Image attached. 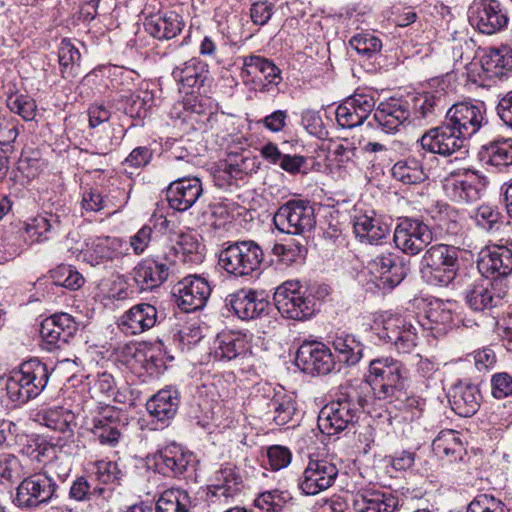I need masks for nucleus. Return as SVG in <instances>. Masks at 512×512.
<instances>
[{"label":"nucleus","instance_id":"f257e3e1","mask_svg":"<svg viewBox=\"0 0 512 512\" xmlns=\"http://www.w3.org/2000/svg\"><path fill=\"white\" fill-rule=\"evenodd\" d=\"M460 248L444 243L429 246L421 257L420 272L430 285L447 286L460 268Z\"/></svg>","mask_w":512,"mask_h":512},{"label":"nucleus","instance_id":"f03ea898","mask_svg":"<svg viewBox=\"0 0 512 512\" xmlns=\"http://www.w3.org/2000/svg\"><path fill=\"white\" fill-rule=\"evenodd\" d=\"M261 247L252 240L227 242L218 254V265L235 277L251 275L263 261Z\"/></svg>","mask_w":512,"mask_h":512},{"label":"nucleus","instance_id":"7ed1b4c3","mask_svg":"<svg viewBox=\"0 0 512 512\" xmlns=\"http://www.w3.org/2000/svg\"><path fill=\"white\" fill-rule=\"evenodd\" d=\"M254 400L266 410L277 426H285L296 421L298 404L296 397L288 393L282 386L271 383L259 384Z\"/></svg>","mask_w":512,"mask_h":512},{"label":"nucleus","instance_id":"20e7f679","mask_svg":"<svg viewBox=\"0 0 512 512\" xmlns=\"http://www.w3.org/2000/svg\"><path fill=\"white\" fill-rule=\"evenodd\" d=\"M406 378L403 364L391 357L373 359L369 364V382L378 399L391 400L398 397L400 386Z\"/></svg>","mask_w":512,"mask_h":512},{"label":"nucleus","instance_id":"39448f33","mask_svg":"<svg viewBox=\"0 0 512 512\" xmlns=\"http://www.w3.org/2000/svg\"><path fill=\"white\" fill-rule=\"evenodd\" d=\"M177 252L172 246L162 254L141 260L133 269V279L141 291L162 285L174 271Z\"/></svg>","mask_w":512,"mask_h":512},{"label":"nucleus","instance_id":"423d86ee","mask_svg":"<svg viewBox=\"0 0 512 512\" xmlns=\"http://www.w3.org/2000/svg\"><path fill=\"white\" fill-rule=\"evenodd\" d=\"M273 223L281 233L302 235L316 224L314 208L309 201L289 200L277 209Z\"/></svg>","mask_w":512,"mask_h":512},{"label":"nucleus","instance_id":"0eeeda50","mask_svg":"<svg viewBox=\"0 0 512 512\" xmlns=\"http://www.w3.org/2000/svg\"><path fill=\"white\" fill-rule=\"evenodd\" d=\"M298 281H286L276 288L274 302L279 313L288 319L303 321L315 312V301L305 296Z\"/></svg>","mask_w":512,"mask_h":512},{"label":"nucleus","instance_id":"6e6552de","mask_svg":"<svg viewBox=\"0 0 512 512\" xmlns=\"http://www.w3.org/2000/svg\"><path fill=\"white\" fill-rule=\"evenodd\" d=\"M445 122L464 139L475 135L487 123L486 109L480 101H462L446 112Z\"/></svg>","mask_w":512,"mask_h":512},{"label":"nucleus","instance_id":"1a4fd4ad","mask_svg":"<svg viewBox=\"0 0 512 512\" xmlns=\"http://www.w3.org/2000/svg\"><path fill=\"white\" fill-rule=\"evenodd\" d=\"M393 240L403 253L416 256L432 242L433 233L429 225L422 220L403 217L398 220Z\"/></svg>","mask_w":512,"mask_h":512},{"label":"nucleus","instance_id":"9d476101","mask_svg":"<svg viewBox=\"0 0 512 512\" xmlns=\"http://www.w3.org/2000/svg\"><path fill=\"white\" fill-rule=\"evenodd\" d=\"M58 485L42 472L25 477L16 488L14 503L22 509L36 508L48 503L56 494Z\"/></svg>","mask_w":512,"mask_h":512},{"label":"nucleus","instance_id":"9b49d317","mask_svg":"<svg viewBox=\"0 0 512 512\" xmlns=\"http://www.w3.org/2000/svg\"><path fill=\"white\" fill-rule=\"evenodd\" d=\"M419 142L425 151L442 157L455 155V159H458V155L463 157L468 152L465 139L449 127L446 122L426 131Z\"/></svg>","mask_w":512,"mask_h":512},{"label":"nucleus","instance_id":"f8f14e48","mask_svg":"<svg viewBox=\"0 0 512 512\" xmlns=\"http://www.w3.org/2000/svg\"><path fill=\"white\" fill-rule=\"evenodd\" d=\"M358 411L356 403L348 397L334 400L320 410L318 427L324 434L335 435L354 425Z\"/></svg>","mask_w":512,"mask_h":512},{"label":"nucleus","instance_id":"ddd939ff","mask_svg":"<svg viewBox=\"0 0 512 512\" xmlns=\"http://www.w3.org/2000/svg\"><path fill=\"white\" fill-rule=\"evenodd\" d=\"M338 473V467L332 460L310 458L298 479V487L305 495H317L335 483Z\"/></svg>","mask_w":512,"mask_h":512},{"label":"nucleus","instance_id":"4468645a","mask_svg":"<svg viewBox=\"0 0 512 512\" xmlns=\"http://www.w3.org/2000/svg\"><path fill=\"white\" fill-rule=\"evenodd\" d=\"M468 18L473 27L487 35L503 30L509 21L507 13L497 0L473 2L468 10Z\"/></svg>","mask_w":512,"mask_h":512},{"label":"nucleus","instance_id":"2eb2a0df","mask_svg":"<svg viewBox=\"0 0 512 512\" xmlns=\"http://www.w3.org/2000/svg\"><path fill=\"white\" fill-rule=\"evenodd\" d=\"M154 466L159 473L174 478H185L193 470L195 457L180 445L170 444L153 456Z\"/></svg>","mask_w":512,"mask_h":512},{"label":"nucleus","instance_id":"dca6fc26","mask_svg":"<svg viewBox=\"0 0 512 512\" xmlns=\"http://www.w3.org/2000/svg\"><path fill=\"white\" fill-rule=\"evenodd\" d=\"M379 336L402 354L411 353L418 340L417 328L401 315H390L385 318Z\"/></svg>","mask_w":512,"mask_h":512},{"label":"nucleus","instance_id":"f3484780","mask_svg":"<svg viewBox=\"0 0 512 512\" xmlns=\"http://www.w3.org/2000/svg\"><path fill=\"white\" fill-rule=\"evenodd\" d=\"M296 364L308 374L327 375L335 367L329 347L322 342H304L297 350Z\"/></svg>","mask_w":512,"mask_h":512},{"label":"nucleus","instance_id":"a211bd4d","mask_svg":"<svg viewBox=\"0 0 512 512\" xmlns=\"http://www.w3.org/2000/svg\"><path fill=\"white\" fill-rule=\"evenodd\" d=\"M79 329V324L68 313L54 314L46 318L40 326V336L45 349L52 351L74 337Z\"/></svg>","mask_w":512,"mask_h":512},{"label":"nucleus","instance_id":"6ab92c4d","mask_svg":"<svg viewBox=\"0 0 512 512\" xmlns=\"http://www.w3.org/2000/svg\"><path fill=\"white\" fill-rule=\"evenodd\" d=\"M374 96L369 92H355L336 109V119L340 126L352 128L361 125L375 110Z\"/></svg>","mask_w":512,"mask_h":512},{"label":"nucleus","instance_id":"aec40b11","mask_svg":"<svg viewBox=\"0 0 512 512\" xmlns=\"http://www.w3.org/2000/svg\"><path fill=\"white\" fill-rule=\"evenodd\" d=\"M203 194L202 182L198 177H181L172 181L166 189L170 208L185 212L193 207Z\"/></svg>","mask_w":512,"mask_h":512},{"label":"nucleus","instance_id":"412c9836","mask_svg":"<svg viewBox=\"0 0 512 512\" xmlns=\"http://www.w3.org/2000/svg\"><path fill=\"white\" fill-rule=\"evenodd\" d=\"M280 74V69L265 57L258 55L243 57L240 77L246 85L250 83L255 86L277 85L282 79Z\"/></svg>","mask_w":512,"mask_h":512},{"label":"nucleus","instance_id":"4be33fe9","mask_svg":"<svg viewBox=\"0 0 512 512\" xmlns=\"http://www.w3.org/2000/svg\"><path fill=\"white\" fill-rule=\"evenodd\" d=\"M478 270L487 280L504 279L512 274V250L505 246H492L481 251Z\"/></svg>","mask_w":512,"mask_h":512},{"label":"nucleus","instance_id":"5701e85b","mask_svg":"<svg viewBox=\"0 0 512 512\" xmlns=\"http://www.w3.org/2000/svg\"><path fill=\"white\" fill-rule=\"evenodd\" d=\"M125 242L118 237L102 236L89 238L81 250L83 260L91 266H98L118 259L123 253Z\"/></svg>","mask_w":512,"mask_h":512},{"label":"nucleus","instance_id":"b1692460","mask_svg":"<svg viewBox=\"0 0 512 512\" xmlns=\"http://www.w3.org/2000/svg\"><path fill=\"white\" fill-rule=\"evenodd\" d=\"M411 116L409 103L399 98H389L378 104L373 119L385 133H395Z\"/></svg>","mask_w":512,"mask_h":512},{"label":"nucleus","instance_id":"393cba45","mask_svg":"<svg viewBox=\"0 0 512 512\" xmlns=\"http://www.w3.org/2000/svg\"><path fill=\"white\" fill-rule=\"evenodd\" d=\"M397 260V256L387 252L375 256L367 263L369 273L380 281L377 284L379 287L392 289L405 278V267Z\"/></svg>","mask_w":512,"mask_h":512},{"label":"nucleus","instance_id":"a878e982","mask_svg":"<svg viewBox=\"0 0 512 512\" xmlns=\"http://www.w3.org/2000/svg\"><path fill=\"white\" fill-rule=\"evenodd\" d=\"M211 294L207 280L199 276H189L178 283L177 303L184 312H192L205 306Z\"/></svg>","mask_w":512,"mask_h":512},{"label":"nucleus","instance_id":"bb28decb","mask_svg":"<svg viewBox=\"0 0 512 512\" xmlns=\"http://www.w3.org/2000/svg\"><path fill=\"white\" fill-rule=\"evenodd\" d=\"M226 305L242 320L259 317L268 308L269 302L262 293L251 289H240L226 298Z\"/></svg>","mask_w":512,"mask_h":512},{"label":"nucleus","instance_id":"cd10ccee","mask_svg":"<svg viewBox=\"0 0 512 512\" xmlns=\"http://www.w3.org/2000/svg\"><path fill=\"white\" fill-rule=\"evenodd\" d=\"M157 322L156 307L148 303H140L132 306L120 316L118 326L125 334L139 335L153 328Z\"/></svg>","mask_w":512,"mask_h":512},{"label":"nucleus","instance_id":"c85d7f7f","mask_svg":"<svg viewBox=\"0 0 512 512\" xmlns=\"http://www.w3.org/2000/svg\"><path fill=\"white\" fill-rule=\"evenodd\" d=\"M449 403L452 410L462 417L474 415L480 407V392L476 385L460 381L450 389Z\"/></svg>","mask_w":512,"mask_h":512},{"label":"nucleus","instance_id":"c756f323","mask_svg":"<svg viewBox=\"0 0 512 512\" xmlns=\"http://www.w3.org/2000/svg\"><path fill=\"white\" fill-rule=\"evenodd\" d=\"M398 506L397 497L380 490L359 491L353 500L355 512H395Z\"/></svg>","mask_w":512,"mask_h":512},{"label":"nucleus","instance_id":"7c9ffc66","mask_svg":"<svg viewBox=\"0 0 512 512\" xmlns=\"http://www.w3.org/2000/svg\"><path fill=\"white\" fill-rule=\"evenodd\" d=\"M482 162L493 166L499 172L512 169V138L494 139L483 145L479 151Z\"/></svg>","mask_w":512,"mask_h":512},{"label":"nucleus","instance_id":"2f4dec72","mask_svg":"<svg viewBox=\"0 0 512 512\" xmlns=\"http://www.w3.org/2000/svg\"><path fill=\"white\" fill-rule=\"evenodd\" d=\"M248 338L241 332H226L217 336L213 343L212 356L217 361H231L248 351Z\"/></svg>","mask_w":512,"mask_h":512},{"label":"nucleus","instance_id":"473e14b6","mask_svg":"<svg viewBox=\"0 0 512 512\" xmlns=\"http://www.w3.org/2000/svg\"><path fill=\"white\" fill-rule=\"evenodd\" d=\"M465 301L471 310L486 313L498 307L501 297L494 292L490 282L486 279L468 286L465 291Z\"/></svg>","mask_w":512,"mask_h":512},{"label":"nucleus","instance_id":"72a5a7b5","mask_svg":"<svg viewBox=\"0 0 512 512\" xmlns=\"http://www.w3.org/2000/svg\"><path fill=\"white\" fill-rule=\"evenodd\" d=\"M184 26L182 18L173 11L157 13L145 18V30L154 38L169 40L176 37Z\"/></svg>","mask_w":512,"mask_h":512},{"label":"nucleus","instance_id":"f704fd0d","mask_svg":"<svg viewBox=\"0 0 512 512\" xmlns=\"http://www.w3.org/2000/svg\"><path fill=\"white\" fill-rule=\"evenodd\" d=\"M119 412L108 410L105 414L93 419L90 431L93 439L101 445L115 447L121 437Z\"/></svg>","mask_w":512,"mask_h":512},{"label":"nucleus","instance_id":"c9c22d12","mask_svg":"<svg viewBox=\"0 0 512 512\" xmlns=\"http://www.w3.org/2000/svg\"><path fill=\"white\" fill-rule=\"evenodd\" d=\"M179 394L171 387L162 389L153 395L146 403L148 413L158 421L172 419L178 409Z\"/></svg>","mask_w":512,"mask_h":512},{"label":"nucleus","instance_id":"e433bc0d","mask_svg":"<svg viewBox=\"0 0 512 512\" xmlns=\"http://www.w3.org/2000/svg\"><path fill=\"white\" fill-rule=\"evenodd\" d=\"M481 66L490 77L507 76L512 72V47L488 48L481 58Z\"/></svg>","mask_w":512,"mask_h":512},{"label":"nucleus","instance_id":"4c0bfd02","mask_svg":"<svg viewBox=\"0 0 512 512\" xmlns=\"http://www.w3.org/2000/svg\"><path fill=\"white\" fill-rule=\"evenodd\" d=\"M353 229L356 237L361 242L369 244H380V241L389 232L387 224L379 218L367 214H359L354 217Z\"/></svg>","mask_w":512,"mask_h":512},{"label":"nucleus","instance_id":"58836bf2","mask_svg":"<svg viewBox=\"0 0 512 512\" xmlns=\"http://www.w3.org/2000/svg\"><path fill=\"white\" fill-rule=\"evenodd\" d=\"M445 96L439 91H428L413 98V114L416 119L433 121L444 108Z\"/></svg>","mask_w":512,"mask_h":512},{"label":"nucleus","instance_id":"ea45409f","mask_svg":"<svg viewBox=\"0 0 512 512\" xmlns=\"http://www.w3.org/2000/svg\"><path fill=\"white\" fill-rule=\"evenodd\" d=\"M214 495L225 499L234 497L241 491L242 477L230 464L220 467L213 476Z\"/></svg>","mask_w":512,"mask_h":512},{"label":"nucleus","instance_id":"a19ab883","mask_svg":"<svg viewBox=\"0 0 512 512\" xmlns=\"http://www.w3.org/2000/svg\"><path fill=\"white\" fill-rule=\"evenodd\" d=\"M208 73L207 64L193 57L172 71L174 80L183 88H193L202 84Z\"/></svg>","mask_w":512,"mask_h":512},{"label":"nucleus","instance_id":"79ce46f5","mask_svg":"<svg viewBox=\"0 0 512 512\" xmlns=\"http://www.w3.org/2000/svg\"><path fill=\"white\" fill-rule=\"evenodd\" d=\"M432 450L441 457L452 462L462 458L464 451L459 434L455 430H442L432 442Z\"/></svg>","mask_w":512,"mask_h":512},{"label":"nucleus","instance_id":"37998d69","mask_svg":"<svg viewBox=\"0 0 512 512\" xmlns=\"http://www.w3.org/2000/svg\"><path fill=\"white\" fill-rule=\"evenodd\" d=\"M392 177L406 185L424 182L428 176L419 160L414 157L397 161L391 169Z\"/></svg>","mask_w":512,"mask_h":512},{"label":"nucleus","instance_id":"c03bdc74","mask_svg":"<svg viewBox=\"0 0 512 512\" xmlns=\"http://www.w3.org/2000/svg\"><path fill=\"white\" fill-rule=\"evenodd\" d=\"M191 507L192 498L180 488L163 491L156 502V512H189Z\"/></svg>","mask_w":512,"mask_h":512},{"label":"nucleus","instance_id":"a18cd8bd","mask_svg":"<svg viewBox=\"0 0 512 512\" xmlns=\"http://www.w3.org/2000/svg\"><path fill=\"white\" fill-rule=\"evenodd\" d=\"M332 345L339 361L347 365L357 364L362 357L363 345L354 335L345 333L336 335Z\"/></svg>","mask_w":512,"mask_h":512},{"label":"nucleus","instance_id":"49530a36","mask_svg":"<svg viewBox=\"0 0 512 512\" xmlns=\"http://www.w3.org/2000/svg\"><path fill=\"white\" fill-rule=\"evenodd\" d=\"M19 369L31 386V390L38 396L45 389L49 380L50 373L47 365L34 358L23 362Z\"/></svg>","mask_w":512,"mask_h":512},{"label":"nucleus","instance_id":"de8ad7c7","mask_svg":"<svg viewBox=\"0 0 512 512\" xmlns=\"http://www.w3.org/2000/svg\"><path fill=\"white\" fill-rule=\"evenodd\" d=\"M59 448L60 454L48 461L45 471L42 473L46 474V476L52 480L58 479L60 482L64 483L69 478L73 469V460L68 455L72 454V448L67 444L59 445Z\"/></svg>","mask_w":512,"mask_h":512},{"label":"nucleus","instance_id":"09e8293b","mask_svg":"<svg viewBox=\"0 0 512 512\" xmlns=\"http://www.w3.org/2000/svg\"><path fill=\"white\" fill-rule=\"evenodd\" d=\"M58 57L62 77L68 79L77 76L81 54L70 40L61 41Z\"/></svg>","mask_w":512,"mask_h":512},{"label":"nucleus","instance_id":"8fccbe9b","mask_svg":"<svg viewBox=\"0 0 512 512\" xmlns=\"http://www.w3.org/2000/svg\"><path fill=\"white\" fill-rule=\"evenodd\" d=\"M74 414L63 407L49 408L43 413L42 421L48 428L73 436Z\"/></svg>","mask_w":512,"mask_h":512},{"label":"nucleus","instance_id":"3c124183","mask_svg":"<svg viewBox=\"0 0 512 512\" xmlns=\"http://www.w3.org/2000/svg\"><path fill=\"white\" fill-rule=\"evenodd\" d=\"M24 375L18 370H14L6 382L7 395L13 402L24 404L36 396L35 392L31 390V386L27 383Z\"/></svg>","mask_w":512,"mask_h":512},{"label":"nucleus","instance_id":"603ef678","mask_svg":"<svg viewBox=\"0 0 512 512\" xmlns=\"http://www.w3.org/2000/svg\"><path fill=\"white\" fill-rule=\"evenodd\" d=\"M111 491L101 486L91 488L88 480L84 476L77 477L69 490V497L75 501H89L93 495H98L103 498L110 497Z\"/></svg>","mask_w":512,"mask_h":512},{"label":"nucleus","instance_id":"864d4df0","mask_svg":"<svg viewBox=\"0 0 512 512\" xmlns=\"http://www.w3.org/2000/svg\"><path fill=\"white\" fill-rule=\"evenodd\" d=\"M483 188L470 181H455L449 195L457 203H474L482 196Z\"/></svg>","mask_w":512,"mask_h":512},{"label":"nucleus","instance_id":"5fc2aeb1","mask_svg":"<svg viewBox=\"0 0 512 512\" xmlns=\"http://www.w3.org/2000/svg\"><path fill=\"white\" fill-rule=\"evenodd\" d=\"M291 499L286 491L271 490L261 493L255 500V504L266 512H282L287 502Z\"/></svg>","mask_w":512,"mask_h":512},{"label":"nucleus","instance_id":"6e6d98bb","mask_svg":"<svg viewBox=\"0 0 512 512\" xmlns=\"http://www.w3.org/2000/svg\"><path fill=\"white\" fill-rule=\"evenodd\" d=\"M51 278L55 285L65 287L70 290H76L84 283L82 275L68 265H60L52 270Z\"/></svg>","mask_w":512,"mask_h":512},{"label":"nucleus","instance_id":"4d7b16f0","mask_svg":"<svg viewBox=\"0 0 512 512\" xmlns=\"http://www.w3.org/2000/svg\"><path fill=\"white\" fill-rule=\"evenodd\" d=\"M350 46L360 56L371 58L381 51L382 42L370 33H362L351 38Z\"/></svg>","mask_w":512,"mask_h":512},{"label":"nucleus","instance_id":"13d9d810","mask_svg":"<svg viewBox=\"0 0 512 512\" xmlns=\"http://www.w3.org/2000/svg\"><path fill=\"white\" fill-rule=\"evenodd\" d=\"M7 107L11 112L18 114L25 121H31L36 115V103L28 95L15 94L7 98Z\"/></svg>","mask_w":512,"mask_h":512},{"label":"nucleus","instance_id":"bf43d9fd","mask_svg":"<svg viewBox=\"0 0 512 512\" xmlns=\"http://www.w3.org/2000/svg\"><path fill=\"white\" fill-rule=\"evenodd\" d=\"M476 225L486 231H498L501 226L500 212L489 205H481L472 216Z\"/></svg>","mask_w":512,"mask_h":512},{"label":"nucleus","instance_id":"052dcab7","mask_svg":"<svg viewBox=\"0 0 512 512\" xmlns=\"http://www.w3.org/2000/svg\"><path fill=\"white\" fill-rule=\"evenodd\" d=\"M272 253L274 256L278 257L283 264L291 265L299 259L304 258L306 248L298 242H291L288 244L277 243L273 246Z\"/></svg>","mask_w":512,"mask_h":512},{"label":"nucleus","instance_id":"680f3d73","mask_svg":"<svg viewBox=\"0 0 512 512\" xmlns=\"http://www.w3.org/2000/svg\"><path fill=\"white\" fill-rule=\"evenodd\" d=\"M449 305V302L441 300L431 302L426 310V318L431 324L449 326L453 322V313Z\"/></svg>","mask_w":512,"mask_h":512},{"label":"nucleus","instance_id":"e2e57ef3","mask_svg":"<svg viewBox=\"0 0 512 512\" xmlns=\"http://www.w3.org/2000/svg\"><path fill=\"white\" fill-rule=\"evenodd\" d=\"M94 466V474L102 484H119L122 479L123 473L116 462L97 461Z\"/></svg>","mask_w":512,"mask_h":512},{"label":"nucleus","instance_id":"0e129e2a","mask_svg":"<svg viewBox=\"0 0 512 512\" xmlns=\"http://www.w3.org/2000/svg\"><path fill=\"white\" fill-rule=\"evenodd\" d=\"M24 474V466L18 457L10 453L0 454V478L12 481Z\"/></svg>","mask_w":512,"mask_h":512},{"label":"nucleus","instance_id":"69168bd1","mask_svg":"<svg viewBox=\"0 0 512 512\" xmlns=\"http://www.w3.org/2000/svg\"><path fill=\"white\" fill-rule=\"evenodd\" d=\"M53 216H37L26 225V232L33 241H42L46 239V234L53 228V223H57Z\"/></svg>","mask_w":512,"mask_h":512},{"label":"nucleus","instance_id":"338daca9","mask_svg":"<svg viewBox=\"0 0 512 512\" xmlns=\"http://www.w3.org/2000/svg\"><path fill=\"white\" fill-rule=\"evenodd\" d=\"M466 512H506V510L499 499L488 494H481L471 501Z\"/></svg>","mask_w":512,"mask_h":512},{"label":"nucleus","instance_id":"774afa93","mask_svg":"<svg viewBox=\"0 0 512 512\" xmlns=\"http://www.w3.org/2000/svg\"><path fill=\"white\" fill-rule=\"evenodd\" d=\"M491 393L496 399L512 395V376L506 372L496 373L491 379Z\"/></svg>","mask_w":512,"mask_h":512}]
</instances>
